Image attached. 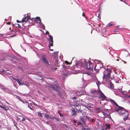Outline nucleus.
I'll use <instances>...</instances> for the list:
<instances>
[{"instance_id":"1","label":"nucleus","mask_w":130,"mask_h":130,"mask_svg":"<svg viewBox=\"0 0 130 130\" xmlns=\"http://www.w3.org/2000/svg\"><path fill=\"white\" fill-rule=\"evenodd\" d=\"M118 107V108L116 109L115 110L116 112H118L120 115H124V114H125L124 117L123 118L124 120L125 121L128 119V111L122 107L119 106Z\"/></svg>"},{"instance_id":"2","label":"nucleus","mask_w":130,"mask_h":130,"mask_svg":"<svg viewBox=\"0 0 130 130\" xmlns=\"http://www.w3.org/2000/svg\"><path fill=\"white\" fill-rule=\"evenodd\" d=\"M107 68L105 69V70L103 72V79L106 81L107 79L110 78L111 74L112 72V70L108 68L109 66H107Z\"/></svg>"},{"instance_id":"3","label":"nucleus","mask_w":130,"mask_h":130,"mask_svg":"<svg viewBox=\"0 0 130 130\" xmlns=\"http://www.w3.org/2000/svg\"><path fill=\"white\" fill-rule=\"evenodd\" d=\"M79 65L83 68L85 67L87 70L90 71L93 70L92 64L90 61H88V62H86L85 64H84L83 62L80 63L79 64Z\"/></svg>"},{"instance_id":"4","label":"nucleus","mask_w":130,"mask_h":130,"mask_svg":"<svg viewBox=\"0 0 130 130\" xmlns=\"http://www.w3.org/2000/svg\"><path fill=\"white\" fill-rule=\"evenodd\" d=\"M98 92L99 95V98L102 99H106V96L102 92L100 89L99 87H98Z\"/></svg>"},{"instance_id":"5","label":"nucleus","mask_w":130,"mask_h":130,"mask_svg":"<svg viewBox=\"0 0 130 130\" xmlns=\"http://www.w3.org/2000/svg\"><path fill=\"white\" fill-rule=\"evenodd\" d=\"M91 93L94 97H97L98 96L99 93L98 90L96 91L95 89H92L91 90Z\"/></svg>"},{"instance_id":"6","label":"nucleus","mask_w":130,"mask_h":130,"mask_svg":"<svg viewBox=\"0 0 130 130\" xmlns=\"http://www.w3.org/2000/svg\"><path fill=\"white\" fill-rule=\"evenodd\" d=\"M48 34H49V38L48 39V41L49 42V46H52L53 45V37L51 35H49V32H48Z\"/></svg>"},{"instance_id":"7","label":"nucleus","mask_w":130,"mask_h":130,"mask_svg":"<svg viewBox=\"0 0 130 130\" xmlns=\"http://www.w3.org/2000/svg\"><path fill=\"white\" fill-rule=\"evenodd\" d=\"M45 55H43L42 56L41 58L42 60L45 63L47 64H49V62L47 60L46 58L45 57Z\"/></svg>"},{"instance_id":"8","label":"nucleus","mask_w":130,"mask_h":130,"mask_svg":"<svg viewBox=\"0 0 130 130\" xmlns=\"http://www.w3.org/2000/svg\"><path fill=\"white\" fill-rule=\"evenodd\" d=\"M44 117L47 119H53L54 118H55L54 117H51L50 115H48L47 114L45 113Z\"/></svg>"},{"instance_id":"9","label":"nucleus","mask_w":130,"mask_h":130,"mask_svg":"<svg viewBox=\"0 0 130 130\" xmlns=\"http://www.w3.org/2000/svg\"><path fill=\"white\" fill-rule=\"evenodd\" d=\"M108 101H110L112 104H114L118 107L119 106L114 100L112 99H110Z\"/></svg>"},{"instance_id":"10","label":"nucleus","mask_w":130,"mask_h":130,"mask_svg":"<svg viewBox=\"0 0 130 130\" xmlns=\"http://www.w3.org/2000/svg\"><path fill=\"white\" fill-rule=\"evenodd\" d=\"M86 117L88 119L89 121H90L91 122L93 123L94 122L95 120L94 118H92L90 117L87 116H86Z\"/></svg>"},{"instance_id":"11","label":"nucleus","mask_w":130,"mask_h":130,"mask_svg":"<svg viewBox=\"0 0 130 130\" xmlns=\"http://www.w3.org/2000/svg\"><path fill=\"white\" fill-rule=\"evenodd\" d=\"M33 19H34V20H36L37 21H39L41 23H42L41 22V20L40 19V18L39 17H36L35 19L34 18H32V19H31V20H32Z\"/></svg>"},{"instance_id":"12","label":"nucleus","mask_w":130,"mask_h":130,"mask_svg":"<svg viewBox=\"0 0 130 130\" xmlns=\"http://www.w3.org/2000/svg\"><path fill=\"white\" fill-rule=\"evenodd\" d=\"M102 114L104 115V117L106 118H111L110 116L108 115V114L106 113H105L103 112H102Z\"/></svg>"},{"instance_id":"13","label":"nucleus","mask_w":130,"mask_h":130,"mask_svg":"<svg viewBox=\"0 0 130 130\" xmlns=\"http://www.w3.org/2000/svg\"><path fill=\"white\" fill-rule=\"evenodd\" d=\"M80 121H81L83 122V124H86V119H85L83 117H81L80 118Z\"/></svg>"},{"instance_id":"14","label":"nucleus","mask_w":130,"mask_h":130,"mask_svg":"<svg viewBox=\"0 0 130 130\" xmlns=\"http://www.w3.org/2000/svg\"><path fill=\"white\" fill-rule=\"evenodd\" d=\"M72 111L73 113L72 115H76V113H77V110L75 111V109L74 108L72 109Z\"/></svg>"},{"instance_id":"15","label":"nucleus","mask_w":130,"mask_h":130,"mask_svg":"<svg viewBox=\"0 0 130 130\" xmlns=\"http://www.w3.org/2000/svg\"><path fill=\"white\" fill-rule=\"evenodd\" d=\"M105 125L106 127L105 128V130H107L108 129H110V124H105Z\"/></svg>"},{"instance_id":"16","label":"nucleus","mask_w":130,"mask_h":130,"mask_svg":"<svg viewBox=\"0 0 130 130\" xmlns=\"http://www.w3.org/2000/svg\"><path fill=\"white\" fill-rule=\"evenodd\" d=\"M28 20L27 19L26 17H25L23 18L22 19V23H23L24 22H26L28 21Z\"/></svg>"},{"instance_id":"17","label":"nucleus","mask_w":130,"mask_h":130,"mask_svg":"<svg viewBox=\"0 0 130 130\" xmlns=\"http://www.w3.org/2000/svg\"><path fill=\"white\" fill-rule=\"evenodd\" d=\"M16 81H17L18 84H19V85H22L24 84L23 83H21L20 82V80L19 79H17V80Z\"/></svg>"},{"instance_id":"18","label":"nucleus","mask_w":130,"mask_h":130,"mask_svg":"<svg viewBox=\"0 0 130 130\" xmlns=\"http://www.w3.org/2000/svg\"><path fill=\"white\" fill-rule=\"evenodd\" d=\"M110 86L111 89H113L114 88V86L113 84L111 82L110 84Z\"/></svg>"},{"instance_id":"19","label":"nucleus","mask_w":130,"mask_h":130,"mask_svg":"<svg viewBox=\"0 0 130 130\" xmlns=\"http://www.w3.org/2000/svg\"><path fill=\"white\" fill-rule=\"evenodd\" d=\"M113 24L112 23V22H111V23H109L107 25V27H109V26H112V25H113Z\"/></svg>"},{"instance_id":"20","label":"nucleus","mask_w":130,"mask_h":130,"mask_svg":"<svg viewBox=\"0 0 130 130\" xmlns=\"http://www.w3.org/2000/svg\"><path fill=\"white\" fill-rule=\"evenodd\" d=\"M0 107L4 110H5L6 111H7V110L8 109L6 108L5 107L3 106L2 105H0Z\"/></svg>"},{"instance_id":"21","label":"nucleus","mask_w":130,"mask_h":130,"mask_svg":"<svg viewBox=\"0 0 130 130\" xmlns=\"http://www.w3.org/2000/svg\"><path fill=\"white\" fill-rule=\"evenodd\" d=\"M17 98L20 101H22V100L20 97L19 96H17Z\"/></svg>"},{"instance_id":"22","label":"nucleus","mask_w":130,"mask_h":130,"mask_svg":"<svg viewBox=\"0 0 130 130\" xmlns=\"http://www.w3.org/2000/svg\"><path fill=\"white\" fill-rule=\"evenodd\" d=\"M13 122L14 124V126L17 127V123L14 120L13 121Z\"/></svg>"},{"instance_id":"23","label":"nucleus","mask_w":130,"mask_h":130,"mask_svg":"<svg viewBox=\"0 0 130 130\" xmlns=\"http://www.w3.org/2000/svg\"><path fill=\"white\" fill-rule=\"evenodd\" d=\"M78 125H80V126H82V127H83V125L82 124V123L80 121H78Z\"/></svg>"},{"instance_id":"24","label":"nucleus","mask_w":130,"mask_h":130,"mask_svg":"<svg viewBox=\"0 0 130 130\" xmlns=\"http://www.w3.org/2000/svg\"><path fill=\"white\" fill-rule=\"evenodd\" d=\"M96 109H97V110L98 112H100V107H97L96 108Z\"/></svg>"},{"instance_id":"25","label":"nucleus","mask_w":130,"mask_h":130,"mask_svg":"<svg viewBox=\"0 0 130 130\" xmlns=\"http://www.w3.org/2000/svg\"><path fill=\"white\" fill-rule=\"evenodd\" d=\"M38 115L39 116L41 117H42V113H40V112H38Z\"/></svg>"},{"instance_id":"26","label":"nucleus","mask_w":130,"mask_h":130,"mask_svg":"<svg viewBox=\"0 0 130 130\" xmlns=\"http://www.w3.org/2000/svg\"><path fill=\"white\" fill-rule=\"evenodd\" d=\"M65 63H66V64H71V63H69V62L67 61H65Z\"/></svg>"},{"instance_id":"27","label":"nucleus","mask_w":130,"mask_h":130,"mask_svg":"<svg viewBox=\"0 0 130 130\" xmlns=\"http://www.w3.org/2000/svg\"><path fill=\"white\" fill-rule=\"evenodd\" d=\"M58 113L59 114V115L60 117H62L63 115H61V113L59 111H58Z\"/></svg>"},{"instance_id":"28","label":"nucleus","mask_w":130,"mask_h":130,"mask_svg":"<svg viewBox=\"0 0 130 130\" xmlns=\"http://www.w3.org/2000/svg\"><path fill=\"white\" fill-rule=\"evenodd\" d=\"M77 111V113H82V110L80 109H78Z\"/></svg>"},{"instance_id":"29","label":"nucleus","mask_w":130,"mask_h":130,"mask_svg":"<svg viewBox=\"0 0 130 130\" xmlns=\"http://www.w3.org/2000/svg\"><path fill=\"white\" fill-rule=\"evenodd\" d=\"M52 88L55 90V91H57V89L56 87L54 86H53Z\"/></svg>"},{"instance_id":"30","label":"nucleus","mask_w":130,"mask_h":130,"mask_svg":"<svg viewBox=\"0 0 130 130\" xmlns=\"http://www.w3.org/2000/svg\"><path fill=\"white\" fill-rule=\"evenodd\" d=\"M26 17L27 18V19L28 20L30 18V16H29V15H27Z\"/></svg>"},{"instance_id":"31","label":"nucleus","mask_w":130,"mask_h":130,"mask_svg":"<svg viewBox=\"0 0 130 130\" xmlns=\"http://www.w3.org/2000/svg\"><path fill=\"white\" fill-rule=\"evenodd\" d=\"M28 107H29L30 109H31V110H33L32 109V108H31L30 106L29 105V103H28Z\"/></svg>"},{"instance_id":"32","label":"nucleus","mask_w":130,"mask_h":130,"mask_svg":"<svg viewBox=\"0 0 130 130\" xmlns=\"http://www.w3.org/2000/svg\"><path fill=\"white\" fill-rule=\"evenodd\" d=\"M21 101L23 103H27V104L28 103V102L27 101H23V100H22V101Z\"/></svg>"},{"instance_id":"33","label":"nucleus","mask_w":130,"mask_h":130,"mask_svg":"<svg viewBox=\"0 0 130 130\" xmlns=\"http://www.w3.org/2000/svg\"><path fill=\"white\" fill-rule=\"evenodd\" d=\"M26 120V119L25 118H23V119H22V121H25V120Z\"/></svg>"},{"instance_id":"34","label":"nucleus","mask_w":130,"mask_h":130,"mask_svg":"<svg viewBox=\"0 0 130 130\" xmlns=\"http://www.w3.org/2000/svg\"><path fill=\"white\" fill-rule=\"evenodd\" d=\"M63 75L64 76H66L68 75V74L67 73H63Z\"/></svg>"},{"instance_id":"35","label":"nucleus","mask_w":130,"mask_h":130,"mask_svg":"<svg viewBox=\"0 0 130 130\" xmlns=\"http://www.w3.org/2000/svg\"><path fill=\"white\" fill-rule=\"evenodd\" d=\"M58 93L59 94H60V95H61V93L58 91V90H57V91Z\"/></svg>"},{"instance_id":"36","label":"nucleus","mask_w":130,"mask_h":130,"mask_svg":"<svg viewBox=\"0 0 130 130\" xmlns=\"http://www.w3.org/2000/svg\"><path fill=\"white\" fill-rule=\"evenodd\" d=\"M120 1L123 2H124L125 3V4H126V3H125V2L126 1L125 0H120Z\"/></svg>"},{"instance_id":"37","label":"nucleus","mask_w":130,"mask_h":130,"mask_svg":"<svg viewBox=\"0 0 130 130\" xmlns=\"http://www.w3.org/2000/svg\"><path fill=\"white\" fill-rule=\"evenodd\" d=\"M17 23H21V22H22V21H19V20H17Z\"/></svg>"},{"instance_id":"38","label":"nucleus","mask_w":130,"mask_h":130,"mask_svg":"<svg viewBox=\"0 0 130 130\" xmlns=\"http://www.w3.org/2000/svg\"><path fill=\"white\" fill-rule=\"evenodd\" d=\"M82 15L83 17H85V13L84 12H83V13Z\"/></svg>"},{"instance_id":"39","label":"nucleus","mask_w":130,"mask_h":130,"mask_svg":"<svg viewBox=\"0 0 130 130\" xmlns=\"http://www.w3.org/2000/svg\"><path fill=\"white\" fill-rule=\"evenodd\" d=\"M62 66L63 68H64L65 69L66 68V66L64 65H62Z\"/></svg>"},{"instance_id":"40","label":"nucleus","mask_w":130,"mask_h":130,"mask_svg":"<svg viewBox=\"0 0 130 130\" xmlns=\"http://www.w3.org/2000/svg\"><path fill=\"white\" fill-rule=\"evenodd\" d=\"M18 26L17 27H19V28H21V26L19 24H18Z\"/></svg>"},{"instance_id":"41","label":"nucleus","mask_w":130,"mask_h":130,"mask_svg":"<svg viewBox=\"0 0 130 130\" xmlns=\"http://www.w3.org/2000/svg\"><path fill=\"white\" fill-rule=\"evenodd\" d=\"M104 128V127L103 126H102V129H101V130H105V129Z\"/></svg>"},{"instance_id":"42","label":"nucleus","mask_w":130,"mask_h":130,"mask_svg":"<svg viewBox=\"0 0 130 130\" xmlns=\"http://www.w3.org/2000/svg\"><path fill=\"white\" fill-rule=\"evenodd\" d=\"M86 130H90V128H87Z\"/></svg>"},{"instance_id":"43","label":"nucleus","mask_w":130,"mask_h":130,"mask_svg":"<svg viewBox=\"0 0 130 130\" xmlns=\"http://www.w3.org/2000/svg\"><path fill=\"white\" fill-rule=\"evenodd\" d=\"M7 25H10V23L9 22H8L7 23Z\"/></svg>"},{"instance_id":"44","label":"nucleus","mask_w":130,"mask_h":130,"mask_svg":"<svg viewBox=\"0 0 130 130\" xmlns=\"http://www.w3.org/2000/svg\"><path fill=\"white\" fill-rule=\"evenodd\" d=\"M96 66L94 68V70L95 71H96Z\"/></svg>"},{"instance_id":"45","label":"nucleus","mask_w":130,"mask_h":130,"mask_svg":"<svg viewBox=\"0 0 130 130\" xmlns=\"http://www.w3.org/2000/svg\"><path fill=\"white\" fill-rule=\"evenodd\" d=\"M72 99H73L75 100L76 99H77V98L76 97H73Z\"/></svg>"},{"instance_id":"46","label":"nucleus","mask_w":130,"mask_h":130,"mask_svg":"<svg viewBox=\"0 0 130 130\" xmlns=\"http://www.w3.org/2000/svg\"><path fill=\"white\" fill-rule=\"evenodd\" d=\"M82 127H83V128H82V129H84V130H86V128L84 127L83 126Z\"/></svg>"},{"instance_id":"47","label":"nucleus","mask_w":130,"mask_h":130,"mask_svg":"<svg viewBox=\"0 0 130 130\" xmlns=\"http://www.w3.org/2000/svg\"><path fill=\"white\" fill-rule=\"evenodd\" d=\"M32 103H33V104L34 105H36V104L34 102H32Z\"/></svg>"},{"instance_id":"48","label":"nucleus","mask_w":130,"mask_h":130,"mask_svg":"<svg viewBox=\"0 0 130 130\" xmlns=\"http://www.w3.org/2000/svg\"><path fill=\"white\" fill-rule=\"evenodd\" d=\"M29 106H32V103H30V105H29Z\"/></svg>"},{"instance_id":"49","label":"nucleus","mask_w":130,"mask_h":130,"mask_svg":"<svg viewBox=\"0 0 130 130\" xmlns=\"http://www.w3.org/2000/svg\"><path fill=\"white\" fill-rule=\"evenodd\" d=\"M13 78V79L14 80L16 81H17V79H15L14 78Z\"/></svg>"},{"instance_id":"50","label":"nucleus","mask_w":130,"mask_h":130,"mask_svg":"<svg viewBox=\"0 0 130 130\" xmlns=\"http://www.w3.org/2000/svg\"><path fill=\"white\" fill-rule=\"evenodd\" d=\"M73 121H74V123H76V121H75V120H73Z\"/></svg>"},{"instance_id":"51","label":"nucleus","mask_w":130,"mask_h":130,"mask_svg":"<svg viewBox=\"0 0 130 130\" xmlns=\"http://www.w3.org/2000/svg\"><path fill=\"white\" fill-rule=\"evenodd\" d=\"M11 31L12 32H13L14 31L12 29L11 30Z\"/></svg>"},{"instance_id":"52","label":"nucleus","mask_w":130,"mask_h":130,"mask_svg":"<svg viewBox=\"0 0 130 130\" xmlns=\"http://www.w3.org/2000/svg\"><path fill=\"white\" fill-rule=\"evenodd\" d=\"M11 27H10L9 28V30H11Z\"/></svg>"},{"instance_id":"53","label":"nucleus","mask_w":130,"mask_h":130,"mask_svg":"<svg viewBox=\"0 0 130 130\" xmlns=\"http://www.w3.org/2000/svg\"><path fill=\"white\" fill-rule=\"evenodd\" d=\"M117 61H119V60L118 59H117V60H116Z\"/></svg>"},{"instance_id":"54","label":"nucleus","mask_w":130,"mask_h":130,"mask_svg":"<svg viewBox=\"0 0 130 130\" xmlns=\"http://www.w3.org/2000/svg\"><path fill=\"white\" fill-rule=\"evenodd\" d=\"M115 31L116 32H117V30H115Z\"/></svg>"},{"instance_id":"55","label":"nucleus","mask_w":130,"mask_h":130,"mask_svg":"<svg viewBox=\"0 0 130 130\" xmlns=\"http://www.w3.org/2000/svg\"><path fill=\"white\" fill-rule=\"evenodd\" d=\"M50 50H51V51H53V50H51V49Z\"/></svg>"},{"instance_id":"56","label":"nucleus","mask_w":130,"mask_h":130,"mask_svg":"<svg viewBox=\"0 0 130 130\" xmlns=\"http://www.w3.org/2000/svg\"><path fill=\"white\" fill-rule=\"evenodd\" d=\"M15 35H14V36H15Z\"/></svg>"},{"instance_id":"57","label":"nucleus","mask_w":130,"mask_h":130,"mask_svg":"<svg viewBox=\"0 0 130 130\" xmlns=\"http://www.w3.org/2000/svg\"><path fill=\"white\" fill-rule=\"evenodd\" d=\"M45 99V98H43V99Z\"/></svg>"},{"instance_id":"58","label":"nucleus","mask_w":130,"mask_h":130,"mask_svg":"<svg viewBox=\"0 0 130 130\" xmlns=\"http://www.w3.org/2000/svg\"><path fill=\"white\" fill-rule=\"evenodd\" d=\"M45 99V98H43V99Z\"/></svg>"}]
</instances>
